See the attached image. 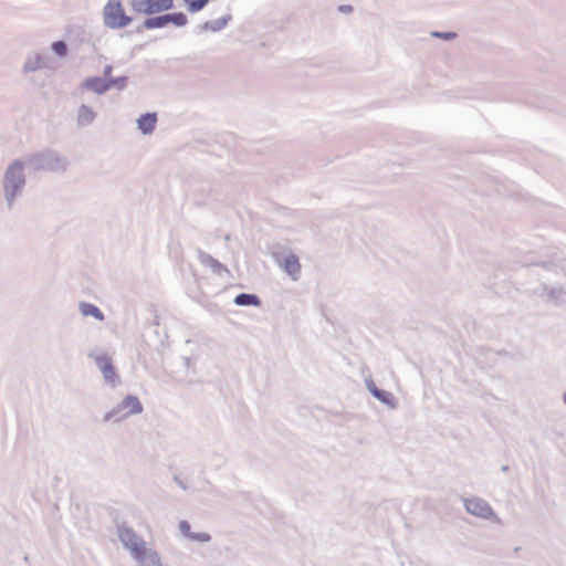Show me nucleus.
Segmentation results:
<instances>
[{"label":"nucleus","mask_w":566,"mask_h":566,"mask_svg":"<svg viewBox=\"0 0 566 566\" xmlns=\"http://www.w3.org/2000/svg\"><path fill=\"white\" fill-rule=\"evenodd\" d=\"M230 20L231 15L228 14L212 21H207L197 27L196 33H201L206 31L219 32L229 23Z\"/></svg>","instance_id":"4468645a"},{"label":"nucleus","mask_w":566,"mask_h":566,"mask_svg":"<svg viewBox=\"0 0 566 566\" xmlns=\"http://www.w3.org/2000/svg\"><path fill=\"white\" fill-rule=\"evenodd\" d=\"M186 471V478H182L180 474H174V482L184 491H203L205 484L208 483L206 480L201 481L203 470L200 467L191 465Z\"/></svg>","instance_id":"0eeeda50"},{"label":"nucleus","mask_w":566,"mask_h":566,"mask_svg":"<svg viewBox=\"0 0 566 566\" xmlns=\"http://www.w3.org/2000/svg\"><path fill=\"white\" fill-rule=\"evenodd\" d=\"M81 87L87 91H92L97 95H103L108 92L107 78L99 76H91L85 78L81 83Z\"/></svg>","instance_id":"f8f14e48"},{"label":"nucleus","mask_w":566,"mask_h":566,"mask_svg":"<svg viewBox=\"0 0 566 566\" xmlns=\"http://www.w3.org/2000/svg\"><path fill=\"white\" fill-rule=\"evenodd\" d=\"M1 186L6 207L11 211L22 197L27 186L25 163L23 160L14 159L7 166Z\"/></svg>","instance_id":"f257e3e1"},{"label":"nucleus","mask_w":566,"mask_h":566,"mask_svg":"<svg viewBox=\"0 0 566 566\" xmlns=\"http://www.w3.org/2000/svg\"><path fill=\"white\" fill-rule=\"evenodd\" d=\"M165 25L172 23L174 25L181 28L188 23V18L184 12H171L163 14Z\"/></svg>","instance_id":"6ab92c4d"},{"label":"nucleus","mask_w":566,"mask_h":566,"mask_svg":"<svg viewBox=\"0 0 566 566\" xmlns=\"http://www.w3.org/2000/svg\"><path fill=\"white\" fill-rule=\"evenodd\" d=\"M88 357L92 358L101 370L105 382L112 388L120 385V378L113 365L112 358L104 352H91Z\"/></svg>","instance_id":"39448f33"},{"label":"nucleus","mask_w":566,"mask_h":566,"mask_svg":"<svg viewBox=\"0 0 566 566\" xmlns=\"http://www.w3.org/2000/svg\"><path fill=\"white\" fill-rule=\"evenodd\" d=\"M112 71H113V66L112 65H105L104 70H103V75H104L103 78H109L111 74H112Z\"/></svg>","instance_id":"7c9ffc66"},{"label":"nucleus","mask_w":566,"mask_h":566,"mask_svg":"<svg viewBox=\"0 0 566 566\" xmlns=\"http://www.w3.org/2000/svg\"><path fill=\"white\" fill-rule=\"evenodd\" d=\"M233 303L237 305V306H260L261 305V300L260 297L256 295V294H252V293H240L238 294L234 300H233Z\"/></svg>","instance_id":"a211bd4d"},{"label":"nucleus","mask_w":566,"mask_h":566,"mask_svg":"<svg viewBox=\"0 0 566 566\" xmlns=\"http://www.w3.org/2000/svg\"><path fill=\"white\" fill-rule=\"evenodd\" d=\"M132 9L136 13L153 15L174 8V0H132Z\"/></svg>","instance_id":"6e6552de"},{"label":"nucleus","mask_w":566,"mask_h":566,"mask_svg":"<svg viewBox=\"0 0 566 566\" xmlns=\"http://www.w3.org/2000/svg\"><path fill=\"white\" fill-rule=\"evenodd\" d=\"M179 531L188 539L190 538V535L192 534V531L190 528V524L187 521H185V520L179 522Z\"/></svg>","instance_id":"cd10ccee"},{"label":"nucleus","mask_w":566,"mask_h":566,"mask_svg":"<svg viewBox=\"0 0 566 566\" xmlns=\"http://www.w3.org/2000/svg\"><path fill=\"white\" fill-rule=\"evenodd\" d=\"M283 269L293 280H297L301 273V264L297 255L290 253L284 256Z\"/></svg>","instance_id":"2eb2a0df"},{"label":"nucleus","mask_w":566,"mask_h":566,"mask_svg":"<svg viewBox=\"0 0 566 566\" xmlns=\"http://www.w3.org/2000/svg\"><path fill=\"white\" fill-rule=\"evenodd\" d=\"M366 387L368 391L373 395V397L376 395V392L380 389L376 386V384L373 381V379H366Z\"/></svg>","instance_id":"c85d7f7f"},{"label":"nucleus","mask_w":566,"mask_h":566,"mask_svg":"<svg viewBox=\"0 0 566 566\" xmlns=\"http://www.w3.org/2000/svg\"><path fill=\"white\" fill-rule=\"evenodd\" d=\"M102 17L104 27L111 30L126 28L133 21V18L126 14L122 0H107Z\"/></svg>","instance_id":"7ed1b4c3"},{"label":"nucleus","mask_w":566,"mask_h":566,"mask_svg":"<svg viewBox=\"0 0 566 566\" xmlns=\"http://www.w3.org/2000/svg\"><path fill=\"white\" fill-rule=\"evenodd\" d=\"M374 397L390 409L397 408V399L390 391L379 389Z\"/></svg>","instance_id":"aec40b11"},{"label":"nucleus","mask_w":566,"mask_h":566,"mask_svg":"<svg viewBox=\"0 0 566 566\" xmlns=\"http://www.w3.org/2000/svg\"><path fill=\"white\" fill-rule=\"evenodd\" d=\"M117 536L124 548L129 551L132 558L147 548L146 542L125 523L117 526Z\"/></svg>","instance_id":"423d86ee"},{"label":"nucleus","mask_w":566,"mask_h":566,"mask_svg":"<svg viewBox=\"0 0 566 566\" xmlns=\"http://www.w3.org/2000/svg\"><path fill=\"white\" fill-rule=\"evenodd\" d=\"M49 67V57L39 53L31 52L27 55L23 64V73H33L42 69Z\"/></svg>","instance_id":"9d476101"},{"label":"nucleus","mask_w":566,"mask_h":566,"mask_svg":"<svg viewBox=\"0 0 566 566\" xmlns=\"http://www.w3.org/2000/svg\"><path fill=\"white\" fill-rule=\"evenodd\" d=\"M189 539L192 542L208 543L211 541V536L206 532H192Z\"/></svg>","instance_id":"bb28decb"},{"label":"nucleus","mask_w":566,"mask_h":566,"mask_svg":"<svg viewBox=\"0 0 566 566\" xmlns=\"http://www.w3.org/2000/svg\"><path fill=\"white\" fill-rule=\"evenodd\" d=\"M23 161L34 172H65L70 167L69 157L50 147L27 155Z\"/></svg>","instance_id":"f03ea898"},{"label":"nucleus","mask_w":566,"mask_h":566,"mask_svg":"<svg viewBox=\"0 0 566 566\" xmlns=\"http://www.w3.org/2000/svg\"><path fill=\"white\" fill-rule=\"evenodd\" d=\"M78 311L83 316H92L95 319L103 322L105 319V316L103 312L97 307L96 305L88 303V302H80L78 304Z\"/></svg>","instance_id":"f3484780"},{"label":"nucleus","mask_w":566,"mask_h":566,"mask_svg":"<svg viewBox=\"0 0 566 566\" xmlns=\"http://www.w3.org/2000/svg\"><path fill=\"white\" fill-rule=\"evenodd\" d=\"M198 260L203 266L210 268L211 271L217 275L221 276L224 273H229V270L224 264L205 251H198Z\"/></svg>","instance_id":"9b49d317"},{"label":"nucleus","mask_w":566,"mask_h":566,"mask_svg":"<svg viewBox=\"0 0 566 566\" xmlns=\"http://www.w3.org/2000/svg\"><path fill=\"white\" fill-rule=\"evenodd\" d=\"M143 412V405L138 397L128 395L115 408L105 413V421L118 422L133 415Z\"/></svg>","instance_id":"20e7f679"},{"label":"nucleus","mask_w":566,"mask_h":566,"mask_svg":"<svg viewBox=\"0 0 566 566\" xmlns=\"http://www.w3.org/2000/svg\"><path fill=\"white\" fill-rule=\"evenodd\" d=\"M544 290L547 292V295L554 302L563 301L564 296L566 295V293H565L563 287H547V286H545Z\"/></svg>","instance_id":"b1692460"},{"label":"nucleus","mask_w":566,"mask_h":566,"mask_svg":"<svg viewBox=\"0 0 566 566\" xmlns=\"http://www.w3.org/2000/svg\"><path fill=\"white\" fill-rule=\"evenodd\" d=\"M338 11L340 13H345V14H348V13H352L353 12V7L349 6V4H342L338 7Z\"/></svg>","instance_id":"c756f323"},{"label":"nucleus","mask_w":566,"mask_h":566,"mask_svg":"<svg viewBox=\"0 0 566 566\" xmlns=\"http://www.w3.org/2000/svg\"><path fill=\"white\" fill-rule=\"evenodd\" d=\"M96 117V113L88 105L82 104L77 109L76 123L80 127L90 126Z\"/></svg>","instance_id":"dca6fc26"},{"label":"nucleus","mask_w":566,"mask_h":566,"mask_svg":"<svg viewBox=\"0 0 566 566\" xmlns=\"http://www.w3.org/2000/svg\"><path fill=\"white\" fill-rule=\"evenodd\" d=\"M563 400H564V402L566 405V392L563 395Z\"/></svg>","instance_id":"473e14b6"},{"label":"nucleus","mask_w":566,"mask_h":566,"mask_svg":"<svg viewBox=\"0 0 566 566\" xmlns=\"http://www.w3.org/2000/svg\"><path fill=\"white\" fill-rule=\"evenodd\" d=\"M185 363H186V366H189L190 359L189 358H185Z\"/></svg>","instance_id":"2f4dec72"},{"label":"nucleus","mask_w":566,"mask_h":566,"mask_svg":"<svg viewBox=\"0 0 566 566\" xmlns=\"http://www.w3.org/2000/svg\"><path fill=\"white\" fill-rule=\"evenodd\" d=\"M431 36L443 41H451L457 38V33L452 31H432Z\"/></svg>","instance_id":"a878e982"},{"label":"nucleus","mask_w":566,"mask_h":566,"mask_svg":"<svg viewBox=\"0 0 566 566\" xmlns=\"http://www.w3.org/2000/svg\"><path fill=\"white\" fill-rule=\"evenodd\" d=\"M51 49L60 57H64L67 53V44L63 40L54 41L51 44Z\"/></svg>","instance_id":"393cba45"},{"label":"nucleus","mask_w":566,"mask_h":566,"mask_svg":"<svg viewBox=\"0 0 566 566\" xmlns=\"http://www.w3.org/2000/svg\"><path fill=\"white\" fill-rule=\"evenodd\" d=\"M127 83H128V77L125 75L107 78L108 91L112 87H116L118 91H123L126 88Z\"/></svg>","instance_id":"4be33fe9"},{"label":"nucleus","mask_w":566,"mask_h":566,"mask_svg":"<svg viewBox=\"0 0 566 566\" xmlns=\"http://www.w3.org/2000/svg\"><path fill=\"white\" fill-rule=\"evenodd\" d=\"M463 505L465 511L471 515H474L482 520H499L497 515L495 514L491 505L481 497L473 496L470 499H463Z\"/></svg>","instance_id":"1a4fd4ad"},{"label":"nucleus","mask_w":566,"mask_h":566,"mask_svg":"<svg viewBox=\"0 0 566 566\" xmlns=\"http://www.w3.org/2000/svg\"><path fill=\"white\" fill-rule=\"evenodd\" d=\"M184 2L190 13H197L208 4L209 0H184Z\"/></svg>","instance_id":"5701e85b"},{"label":"nucleus","mask_w":566,"mask_h":566,"mask_svg":"<svg viewBox=\"0 0 566 566\" xmlns=\"http://www.w3.org/2000/svg\"><path fill=\"white\" fill-rule=\"evenodd\" d=\"M164 27H166V25H165L163 14L156 15V17L149 15L147 19L144 20L142 27H139L137 31L140 32L143 28L147 29V30H154V29H161Z\"/></svg>","instance_id":"412c9836"},{"label":"nucleus","mask_w":566,"mask_h":566,"mask_svg":"<svg viewBox=\"0 0 566 566\" xmlns=\"http://www.w3.org/2000/svg\"><path fill=\"white\" fill-rule=\"evenodd\" d=\"M156 123V113H145L140 115L137 119V128L142 132V134L149 135L155 130Z\"/></svg>","instance_id":"ddd939ff"}]
</instances>
